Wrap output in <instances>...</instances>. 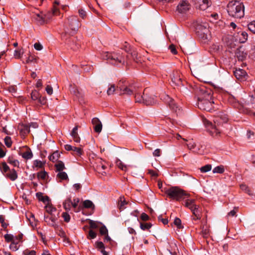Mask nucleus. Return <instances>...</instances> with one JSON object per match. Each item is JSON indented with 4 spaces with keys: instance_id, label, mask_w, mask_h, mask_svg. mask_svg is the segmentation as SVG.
Wrapping results in <instances>:
<instances>
[{
    "instance_id": "f257e3e1",
    "label": "nucleus",
    "mask_w": 255,
    "mask_h": 255,
    "mask_svg": "<svg viewBox=\"0 0 255 255\" xmlns=\"http://www.w3.org/2000/svg\"><path fill=\"white\" fill-rule=\"evenodd\" d=\"M125 51L128 53L126 57L120 52H104L102 54V57L104 60H106L110 63L115 65L124 64L130 59L137 63L138 62L137 53L136 51L130 50L129 48L127 47V46H125Z\"/></svg>"
},
{
    "instance_id": "680f3d73",
    "label": "nucleus",
    "mask_w": 255,
    "mask_h": 255,
    "mask_svg": "<svg viewBox=\"0 0 255 255\" xmlns=\"http://www.w3.org/2000/svg\"><path fill=\"white\" fill-rule=\"evenodd\" d=\"M108 229L105 225H103L100 228V233L102 235H106L108 234Z\"/></svg>"
},
{
    "instance_id": "cd10ccee",
    "label": "nucleus",
    "mask_w": 255,
    "mask_h": 255,
    "mask_svg": "<svg viewBox=\"0 0 255 255\" xmlns=\"http://www.w3.org/2000/svg\"><path fill=\"white\" fill-rule=\"evenodd\" d=\"M185 206L189 208L190 210L197 205L195 204L194 199H187L185 202Z\"/></svg>"
},
{
    "instance_id": "052dcab7",
    "label": "nucleus",
    "mask_w": 255,
    "mask_h": 255,
    "mask_svg": "<svg viewBox=\"0 0 255 255\" xmlns=\"http://www.w3.org/2000/svg\"><path fill=\"white\" fill-rule=\"evenodd\" d=\"M241 35L243 37V39L240 38V41L241 43L245 42L248 39V33L245 31H242Z\"/></svg>"
},
{
    "instance_id": "ddd939ff",
    "label": "nucleus",
    "mask_w": 255,
    "mask_h": 255,
    "mask_svg": "<svg viewBox=\"0 0 255 255\" xmlns=\"http://www.w3.org/2000/svg\"><path fill=\"white\" fill-rule=\"evenodd\" d=\"M234 73L236 78L240 80H245L248 77L246 71L240 68L236 69Z\"/></svg>"
},
{
    "instance_id": "c85d7f7f",
    "label": "nucleus",
    "mask_w": 255,
    "mask_h": 255,
    "mask_svg": "<svg viewBox=\"0 0 255 255\" xmlns=\"http://www.w3.org/2000/svg\"><path fill=\"white\" fill-rule=\"evenodd\" d=\"M0 170L1 173L5 175V174L7 173L6 172L10 169L6 163L5 162H3L0 165Z\"/></svg>"
},
{
    "instance_id": "2f4dec72",
    "label": "nucleus",
    "mask_w": 255,
    "mask_h": 255,
    "mask_svg": "<svg viewBox=\"0 0 255 255\" xmlns=\"http://www.w3.org/2000/svg\"><path fill=\"white\" fill-rule=\"evenodd\" d=\"M57 234L58 236L63 238V242H69L68 239L66 235V233L62 229L60 228L59 230H58Z\"/></svg>"
},
{
    "instance_id": "9b49d317",
    "label": "nucleus",
    "mask_w": 255,
    "mask_h": 255,
    "mask_svg": "<svg viewBox=\"0 0 255 255\" xmlns=\"http://www.w3.org/2000/svg\"><path fill=\"white\" fill-rule=\"evenodd\" d=\"M144 102L143 104L145 105H153L156 103V100L154 96L147 92V89H145L143 92Z\"/></svg>"
},
{
    "instance_id": "f704fd0d",
    "label": "nucleus",
    "mask_w": 255,
    "mask_h": 255,
    "mask_svg": "<svg viewBox=\"0 0 255 255\" xmlns=\"http://www.w3.org/2000/svg\"><path fill=\"white\" fill-rule=\"evenodd\" d=\"M21 156L24 159H30L32 158L33 154L30 149L28 148L26 151L22 153Z\"/></svg>"
},
{
    "instance_id": "6e6552de",
    "label": "nucleus",
    "mask_w": 255,
    "mask_h": 255,
    "mask_svg": "<svg viewBox=\"0 0 255 255\" xmlns=\"http://www.w3.org/2000/svg\"><path fill=\"white\" fill-rule=\"evenodd\" d=\"M117 88L121 91V94H127L128 95H132L134 90L135 87L132 85H127L124 84V82L120 81L117 86Z\"/></svg>"
},
{
    "instance_id": "a878e982",
    "label": "nucleus",
    "mask_w": 255,
    "mask_h": 255,
    "mask_svg": "<svg viewBox=\"0 0 255 255\" xmlns=\"http://www.w3.org/2000/svg\"><path fill=\"white\" fill-rule=\"evenodd\" d=\"M72 201L71 198H67L63 203V207L66 211H69L71 210Z\"/></svg>"
},
{
    "instance_id": "4be33fe9",
    "label": "nucleus",
    "mask_w": 255,
    "mask_h": 255,
    "mask_svg": "<svg viewBox=\"0 0 255 255\" xmlns=\"http://www.w3.org/2000/svg\"><path fill=\"white\" fill-rule=\"evenodd\" d=\"M212 2L210 0H201L198 8L202 10H206L211 5Z\"/></svg>"
},
{
    "instance_id": "a211bd4d",
    "label": "nucleus",
    "mask_w": 255,
    "mask_h": 255,
    "mask_svg": "<svg viewBox=\"0 0 255 255\" xmlns=\"http://www.w3.org/2000/svg\"><path fill=\"white\" fill-rule=\"evenodd\" d=\"M95 248L100 251L103 255H109L107 252L105 251V247L104 243L101 241H97L95 244Z\"/></svg>"
},
{
    "instance_id": "393cba45",
    "label": "nucleus",
    "mask_w": 255,
    "mask_h": 255,
    "mask_svg": "<svg viewBox=\"0 0 255 255\" xmlns=\"http://www.w3.org/2000/svg\"><path fill=\"white\" fill-rule=\"evenodd\" d=\"M36 196L39 201H42L45 204H47L50 201L49 198L47 196H43L41 192L36 193Z\"/></svg>"
},
{
    "instance_id": "5fc2aeb1",
    "label": "nucleus",
    "mask_w": 255,
    "mask_h": 255,
    "mask_svg": "<svg viewBox=\"0 0 255 255\" xmlns=\"http://www.w3.org/2000/svg\"><path fill=\"white\" fill-rule=\"evenodd\" d=\"M37 100H38V103L42 105H44L47 103L46 98L44 96H42L41 95H40V96Z\"/></svg>"
},
{
    "instance_id": "473e14b6",
    "label": "nucleus",
    "mask_w": 255,
    "mask_h": 255,
    "mask_svg": "<svg viewBox=\"0 0 255 255\" xmlns=\"http://www.w3.org/2000/svg\"><path fill=\"white\" fill-rule=\"evenodd\" d=\"M83 205L85 208H95V205L93 203L89 200H85L83 203Z\"/></svg>"
},
{
    "instance_id": "1a4fd4ad",
    "label": "nucleus",
    "mask_w": 255,
    "mask_h": 255,
    "mask_svg": "<svg viewBox=\"0 0 255 255\" xmlns=\"http://www.w3.org/2000/svg\"><path fill=\"white\" fill-rule=\"evenodd\" d=\"M191 8V5L187 0H181L176 7V11L179 13L183 14L187 12Z\"/></svg>"
},
{
    "instance_id": "423d86ee",
    "label": "nucleus",
    "mask_w": 255,
    "mask_h": 255,
    "mask_svg": "<svg viewBox=\"0 0 255 255\" xmlns=\"http://www.w3.org/2000/svg\"><path fill=\"white\" fill-rule=\"evenodd\" d=\"M209 24L206 22H198L195 25V30L198 36L204 40H207L210 37Z\"/></svg>"
},
{
    "instance_id": "774afa93",
    "label": "nucleus",
    "mask_w": 255,
    "mask_h": 255,
    "mask_svg": "<svg viewBox=\"0 0 255 255\" xmlns=\"http://www.w3.org/2000/svg\"><path fill=\"white\" fill-rule=\"evenodd\" d=\"M196 143L193 141H190L187 144L188 148L190 150H193L194 148H195V146H196Z\"/></svg>"
},
{
    "instance_id": "39448f33",
    "label": "nucleus",
    "mask_w": 255,
    "mask_h": 255,
    "mask_svg": "<svg viewBox=\"0 0 255 255\" xmlns=\"http://www.w3.org/2000/svg\"><path fill=\"white\" fill-rule=\"evenodd\" d=\"M65 28V34L68 33L73 35L77 31L80 24L78 18L75 16H71L68 19Z\"/></svg>"
},
{
    "instance_id": "4d7b16f0",
    "label": "nucleus",
    "mask_w": 255,
    "mask_h": 255,
    "mask_svg": "<svg viewBox=\"0 0 255 255\" xmlns=\"http://www.w3.org/2000/svg\"><path fill=\"white\" fill-rule=\"evenodd\" d=\"M62 217L63 218L65 222L68 223L70 221L71 217L67 212H63L62 214Z\"/></svg>"
},
{
    "instance_id": "ea45409f",
    "label": "nucleus",
    "mask_w": 255,
    "mask_h": 255,
    "mask_svg": "<svg viewBox=\"0 0 255 255\" xmlns=\"http://www.w3.org/2000/svg\"><path fill=\"white\" fill-rule=\"evenodd\" d=\"M224 171H225V169L223 165H220V166H216L213 170V172L214 173L222 174V173H224Z\"/></svg>"
},
{
    "instance_id": "09e8293b",
    "label": "nucleus",
    "mask_w": 255,
    "mask_h": 255,
    "mask_svg": "<svg viewBox=\"0 0 255 255\" xmlns=\"http://www.w3.org/2000/svg\"><path fill=\"white\" fill-rule=\"evenodd\" d=\"M47 176V173L45 171H40L37 173V177L38 179L44 180Z\"/></svg>"
},
{
    "instance_id": "aec40b11",
    "label": "nucleus",
    "mask_w": 255,
    "mask_h": 255,
    "mask_svg": "<svg viewBox=\"0 0 255 255\" xmlns=\"http://www.w3.org/2000/svg\"><path fill=\"white\" fill-rule=\"evenodd\" d=\"M236 56L237 57L239 60L243 61L244 60L247 56V53L244 52L242 48H240L238 49L237 52H236Z\"/></svg>"
},
{
    "instance_id": "338daca9",
    "label": "nucleus",
    "mask_w": 255,
    "mask_h": 255,
    "mask_svg": "<svg viewBox=\"0 0 255 255\" xmlns=\"http://www.w3.org/2000/svg\"><path fill=\"white\" fill-rule=\"evenodd\" d=\"M79 14L80 16L83 19L85 18L87 15L86 12L82 8L79 9Z\"/></svg>"
},
{
    "instance_id": "20e7f679",
    "label": "nucleus",
    "mask_w": 255,
    "mask_h": 255,
    "mask_svg": "<svg viewBox=\"0 0 255 255\" xmlns=\"http://www.w3.org/2000/svg\"><path fill=\"white\" fill-rule=\"evenodd\" d=\"M165 193L170 198L176 201L184 199L186 197L189 196L184 190L177 186L171 187L167 189L165 191Z\"/></svg>"
},
{
    "instance_id": "6e6d98bb",
    "label": "nucleus",
    "mask_w": 255,
    "mask_h": 255,
    "mask_svg": "<svg viewBox=\"0 0 255 255\" xmlns=\"http://www.w3.org/2000/svg\"><path fill=\"white\" fill-rule=\"evenodd\" d=\"M248 29L255 34V21L252 22L248 25Z\"/></svg>"
},
{
    "instance_id": "bf43d9fd",
    "label": "nucleus",
    "mask_w": 255,
    "mask_h": 255,
    "mask_svg": "<svg viewBox=\"0 0 255 255\" xmlns=\"http://www.w3.org/2000/svg\"><path fill=\"white\" fill-rule=\"evenodd\" d=\"M23 54V51L21 49H17L14 51V56L15 58L19 59Z\"/></svg>"
},
{
    "instance_id": "e2e57ef3",
    "label": "nucleus",
    "mask_w": 255,
    "mask_h": 255,
    "mask_svg": "<svg viewBox=\"0 0 255 255\" xmlns=\"http://www.w3.org/2000/svg\"><path fill=\"white\" fill-rule=\"evenodd\" d=\"M174 224L175 225L177 226V227L179 229L182 228V226L181 225V221L178 218H176L174 221Z\"/></svg>"
},
{
    "instance_id": "864d4df0",
    "label": "nucleus",
    "mask_w": 255,
    "mask_h": 255,
    "mask_svg": "<svg viewBox=\"0 0 255 255\" xmlns=\"http://www.w3.org/2000/svg\"><path fill=\"white\" fill-rule=\"evenodd\" d=\"M75 152L76 155L80 156L82 154L83 151L81 148L74 146L72 150Z\"/></svg>"
},
{
    "instance_id": "72a5a7b5",
    "label": "nucleus",
    "mask_w": 255,
    "mask_h": 255,
    "mask_svg": "<svg viewBox=\"0 0 255 255\" xmlns=\"http://www.w3.org/2000/svg\"><path fill=\"white\" fill-rule=\"evenodd\" d=\"M45 209L46 212L50 215H52V213L56 211V209L55 207H53L50 202L46 205Z\"/></svg>"
},
{
    "instance_id": "4468645a",
    "label": "nucleus",
    "mask_w": 255,
    "mask_h": 255,
    "mask_svg": "<svg viewBox=\"0 0 255 255\" xmlns=\"http://www.w3.org/2000/svg\"><path fill=\"white\" fill-rule=\"evenodd\" d=\"M57 218L56 216L50 215V216H45L44 221L47 223L48 225L51 226L54 228L58 227L57 225L55 223Z\"/></svg>"
},
{
    "instance_id": "de8ad7c7",
    "label": "nucleus",
    "mask_w": 255,
    "mask_h": 255,
    "mask_svg": "<svg viewBox=\"0 0 255 255\" xmlns=\"http://www.w3.org/2000/svg\"><path fill=\"white\" fill-rule=\"evenodd\" d=\"M40 94L38 93V91L36 90H34L32 92L31 94V97L32 100L35 101L37 100L40 96Z\"/></svg>"
},
{
    "instance_id": "f8f14e48",
    "label": "nucleus",
    "mask_w": 255,
    "mask_h": 255,
    "mask_svg": "<svg viewBox=\"0 0 255 255\" xmlns=\"http://www.w3.org/2000/svg\"><path fill=\"white\" fill-rule=\"evenodd\" d=\"M166 102L168 104L169 108L173 112L177 114L180 111V108L177 106L173 99L171 98L169 96H166Z\"/></svg>"
},
{
    "instance_id": "4c0bfd02",
    "label": "nucleus",
    "mask_w": 255,
    "mask_h": 255,
    "mask_svg": "<svg viewBox=\"0 0 255 255\" xmlns=\"http://www.w3.org/2000/svg\"><path fill=\"white\" fill-rule=\"evenodd\" d=\"M55 166L57 171H63L65 168L64 163L61 161H59L55 165Z\"/></svg>"
},
{
    "instance_id": "0e129e2a",
    "label": "nucleus",
    "mask_w": 255,
    "mask_h": 255,
    "mask_svg": "<svg viewBox=\"0 0 255 255\" xmlns=\"http://www.w3.org/2000/svg\"><path fill=\"white\" fill-rule=\"evenodd\" d=\"M58 158V153L57 152L53 153L52 155H50L49 156V160L53 162L57 160Z\"/></svg>"
},
{
    "instance_id": "3c124183",
    "label": "nucleus",
    "mask_w": 255,
    "mask_h": 255,
    "mask_svg": "<svg viewBox=\"0 0 255 255\" xmlns=\"http://www.w3.org/2000/svg\"><path fill=\"white\" fill-rule=\"evenodd\" d=\"M116 90L115 85L114 84L110 85L109 88L107 90V94L109 95H112Z\"/></svg>"
},
{
    "instance_id": "37998d69",
    "label": "nucleus",
    "mask_w": 255,
    "mask_h": 255,
    "mask_svg": "<svg viewBox=\"0 0 255 255\" xmlns=\"http://www.w3.org/2000/svg\"><path fill=\"white\" fill-rule=\"evenodd\" d=\"M107 168V166L104 165L103 163H101L100 164L98 165L97 166V169L98 171V172L102 174H103L104 173H106L105 172V170Z\"/></svg>"
},
{
    "instance_id": "6ab92c4d",
    "label": "nucleus",
    "mask_w": 255,
    "mask_h": 255,
    "mask_svg": "<svg viewBox=\"0 0 255 255\" xmlns=\"http://www.w3.org/2000/svg\"><path fill=\"white\" fill-rule=\"evenodd\" d=\"M58 12V9L57 8H53L52 11H48L44 13L45 22H48L51 18L53 15H56Z\"/></svg>"
},
{
    "instance_id": "c9c22d12",
    "label": "nucleus",
    "mask_w": 255,
    "mask_h": 255,
    "mask_svg": "<svg viewBox=\"0 0 255 255\" xmlns=\"http://www.w3.org/2000/svg\"><path fill=\"white\" fill-rule=\"evenodd\" d=\"M30 132L29 126L27 125H23L21 126V128L20 129V132L23 134L26 135L29 133Z\"/></svg>"
},
{
    "instance_id": "603ef678",
    "label": "nucleus",
    "mask_w": 255,
    "mask_h": 255,
    "mask_svg": "<svg viewBox=\"0 0 255 255\" xmlns=\"http://www.w3.org/2000/svg\"><path fill=\"white\" fill-rule=\"evenodd\" d=\"M4 239L6 242H13V241H15V240L13 239V236L11 234H5L4 236Z\"/></svg>"
},
{
    "instance_id": "2eb2a0df",
    "label": "nucleus",
    "mask_w": 255,
    "mask_h": 255,
    "mask_svg": "<svg viewBox=\"0 0 255 255\" xmlns=\"http://www.w3.org/2000/svg\"><path fill=\"white\" fill-rule=\"evenodd\" d=\"M172 82L173 84L178 87L183 86L181 76L178 73L173 74L172 78Z\"/></svg>"
},
{
    "instance_id": "69168bd1",
    "label": "nucleus",
    "mask_w": 255,
    "mask_h": 255,
    "mask_svg": "<svg viewBox=\"0 0 255 255\" xmlns=\"http://www.w3.org/2000/svg\"><path fill=\"white\" fill-rule=\"evenodd\" d=\"M195 148H194L192 150V151L194 153H198V154H203V150H202L200 146H197L196 144V146H195L194 147Z\"/></svg>"
},
{
    "instance_id": "412c9836",
    "label": "nucleus",
    "mask_w": 255,
    "mask_h": 255,
    "mask_svg": "<svg viewBox=\"0 0 255 255\" xmlns=\"http://www.w3.org/2000/svg\"><path fill=\"white\" fill-rule=\"evenodd\" d=\"M9 171V172L6 173L4 176L12 181H15L18 177L16 170L14 169H12Z\"/></svg>"
},
{
    "instance_id": "c03bdc74",
    "label": "nucleus",
    "mask_w": 255,
    "mask_h": 255,
    "mask_svg": "<svg viewBox=\"0 0 255 255\" xmlns=\"http://www.w3.org/2000/svg\"><path fill=\"white\" fill-rule=\"evenodd\" d=\"M57 177L61 180H66L68 178L67 173L63 171L59 172L57 175Z\"/></svg>"
},
{
    "instance_id": "dca6fc26",
    "label": "nucleus",
    "mask_w": 255,
    "mask_h": 255,
    "mask_svg": "<svg viewBox=\"0 0 255 255\" xmlns=\"http://www.w3.org/2000/svg\"><path fill=\"white\" fill-rule=\"evenodd\" d=\"M92 123L94 126L95 132H100L102 129V124L100 120L97 118H94L92 120Z\"/></svg>"
},
{
    "instance_id": "e433bc0d",
    "label": "nucleus",
    "mask_w": 255,
    "mask_h": 255,
    "mask_svg": "<svg viewBox=\"0 0 255 255\" xmlns=\"http://www.w3.org/2000/svg\"><path fill=\"white\" fill-rule=\"evenodd\" d=\"M18 242L13 241L9 246L10 249L12 251H16L19 249Z\"/></svg>"
},
{
    "instance_id": "0eeeda50",
    "label": "nucleus",
    "mask_w": 255,
    "mask_h": 255,
    "mask_svg": "<svg viewBox=\"0 0 255 255\" xmlns=\"http://www.w3.org/2000/svg\"><path fill=\"white\" fill-rule=\"evenodd\" d=\"M195 93L197 97L198 102L212 100V90L204 86L196 87Z\"/></svg>"
},
{
    "instance_id": "c756f323",
    "label": "nucleus",
    "mask_w": 255,
    "mask_h": 255,
    "mask_svg": "<svg viewBox=\"0 0 255 255\" xmlns=\"http://www.w3.org/2000/svg\"><path fill=\"white\" fill-rule=\"evenodd\" d=\"M35 19L40 24H42L45 23L44 13L42 12L36 14Z\"/></svg>"
},
{
    "instance_id": "f3484780",
    "label": "nucleus",
    "mask_w": 255,
    "mask_h": 255,
    "mask_svg": "<svg viewBox=\"0 0 255 255\" xmlns=\"http://www.w3.org/2000/svg\"><path fill=\"white\" fill-rule=\"evenodd\" d=\"M191 212L194 216V217L192 218L193 220H200L201 218V211L199 209V206L196 205L194 206L191 210Z\"/></svg>"
},
{
    "instance_id": "a19ab883",
    "label": "nucleus",
    "mask_w": 255,
    "mask_h": 255,
    "mask_svg": "<svg viewBox=\"0 0 255 255\" xmlns=\"http://www.w3.org/2000/svg\"><path fill=\"white\" fill-rule=\"evenodd\" d=\"M152 227L150 223H140V228L142 230H149Z\"/></svg>"
},
{
    "instance_id": "9d476101",
    "label": "nucleus",
    "mask_w": 255,
    "mask_h": 255,
    "mask_svg": "<svg viewBox=\"0 0 255 255\" xmlns=\"http://www.w3.org/2000/svg\"><path fill=\"white\" fill-rule=\"evenodd\" d=\"M214 103V102L212 99V100H203L198 102V106L201 110L210 111Z\"/></svg>"
},
{
    "instance_id": "58836bf2",
    "label": "nucleus",
    "mask_w": 255,
    "mask_h": 255,
    "mask_svg": "<svg viewBox=\"0 0 255 255\" xmlns=\"http://www.w3.org/2000/svg\"><path fill=\"white\" fill-rule=\"evenodd\" d=\"M135 101L136 103H142L143 104L144 98L143 94L141 95L139 93L135 94Z\"/></svg>"
},
{
    "instance_id": "79ce46f5",
    "label": "nucleus",
    "mask_w": 255,
    "mask_h": 255,
    "mask_svg": "<svg viewBox=\"0 0 255 255\" xmlns=\"http://www.w3.org/2000/svg\"><path fill=\"white\" fill-rule=\"evenodd\" d=\"M45 163L39 160H35L33 161V167L42 168L43 167Z\"/></svg>"
},
{
    "instance_id": "49530a36",
    "label": "nucleus",
    "mask_w": 255,
    "mask_h": 255,
    "mask_svg": "<svg viewBox=\"0 0 255 255\" xmlns=\"http://www.w3.org/2000/svg\"><path fill=\"white\" fill-rule=\"evenodd\" d=\"M117 165L119 168L122 169L123 171H127L128 169V167L127 165H125L121 160H118L117 162Z\"/></svg>"
},
{
    "instance_id": "a18cd8bd",
    "label": "nucleus",
    "mask_w": 255,
    "mask_h": 255,
    "mask_svg": "<svg viewBox=\"0 0 255 255\" xmlns=\"http://www.w3.org/2000/svg\"><path fill=\"white\" fill-rule=\"evenodd\" d=\"M212 169V165L211 164H207L200 168V171L202 173H206L210 171Z\"/></svg>"
},
{
    "instance_id": "7ed1b4c3",
    "label": "nucleus",
    "mask_w": 255,
    "mask_h": 255,
    "mask_svg": "<svg viewBox=\"0 0 255 255\" xmlns=\"http://www.w3.org/2000/svg\"><path fill=\"white\" fill-rule=\"evenodd\" d=\"M228 120V118L225 116L223 118H216L214 120V125L206 119L204 120L203 122L207 130L211 135H214L220 133L219 126L223 123H227Z\"/></svg>"
},
{
    "instance_id": "b1692460",
    "label": "nucleus",
    "mask_w": 255,
    "mask_h": 255,
    "mask_svg": "<svg viewBox=\"0 0 255 255\" xmlns=\"http://www.w3.org/2000/svg\"><path fill=\"white\" fill-rule=\"evenodd\" d=\"M128 204L124 197H120L118 200V206L119 208L121 211H122L126 209V205Z\"/></svg>"
},
{
    "instance_id": "8fccbe9b",
    "label": "nucleus",
    "mask_w": 255,
    "mask_h": 255,
    "mask_svg": "<svg viewBox=\"0 0 255 255\" xmlns=\"http://www.w3.org/2000/svg\"><path fill=\"white\" fill-rule=\"evenodd\" d=\"M4 143L7 147H10L11 146L12 141H11L10 137L8 136H6L4 138Z\"/></svg>"
},
{
    "instance_id": "5701e85b",
    "label": "nucleus",
    "mask_w": 255,
    "mask_h": 255,
    "mask_svg": "<svg viewBox=\"0 0 255 255\" xmlns=\"http://www.w3.org/2000/svg\"><path fill=\"white\" fill-rule=\"evenodd\" d=\"M78 126H75L72 129L71 135L74 141L77 143L80 142V138L78 133Z\"/></svg>"
},
{
    "instance_id": "13d9d810",
    "label": "nucleus",
    "mask_w": 255,
    "mask_h": 255,
    "mask_svg": "<svg viewBox=\"0 0 255 255\" xmlns=\"http://www.w3.org/2000/svg\"><path fill=\"white\" fill-rule=\"evenodd\" d=\"M240 188L243 191H245L249 195L252 194L251 193V190L249 188L248 186H247L246 184H241L240 185Z\"/></svg>"
},
{
    "instance_id": "f03ea898",
    "label": "nucleus",
    "mask_w": 255,
    "mask_h": 255,
    "mask_svg": "<svg viewBox=\"0 0 255 255\" xmlns=\"http://www.w3.org/2000/svg\"><path fill=\"white\" fill-rule=\"evenodd\" d=\"M229 15L235 18H241L245 14V7L242 2L238 0L231 1L227 6Z\"/></svg>"
},
{
    "instance_id": "7c9ffc66",
    "label": "nucleus",
    "mask_w": 255,
    "mask_h": 255,
    "mask_svg": "<svg viewBox=\"0 0 255 255\" xmlns=\"http://www.w3.org/2000/svg\"><path fill=\"white\" fill-rule=\"evenodd\" d=\"M7 161L9 164H11L14 167L19 166V161L17 160L14 159L12 156L8 157Z\"/></svg>"
},
{
    "instance_id": "bb28decb",
    "label": "nucleus",
    "mask_w": 255,
    "mask_h": 255,
    "mask_svg": "<svg viewBox=\"0 0 255 255\" xmlns=\"http://www.w3.org/2000/svg\"><path fill=\"white\" fill-rule=\"evenodd\" d=\"M72 92L77 97L80 102L83 101L84 95L81 91H79L77 88H73V90Z\"/></svg>"
}]
</instances>
